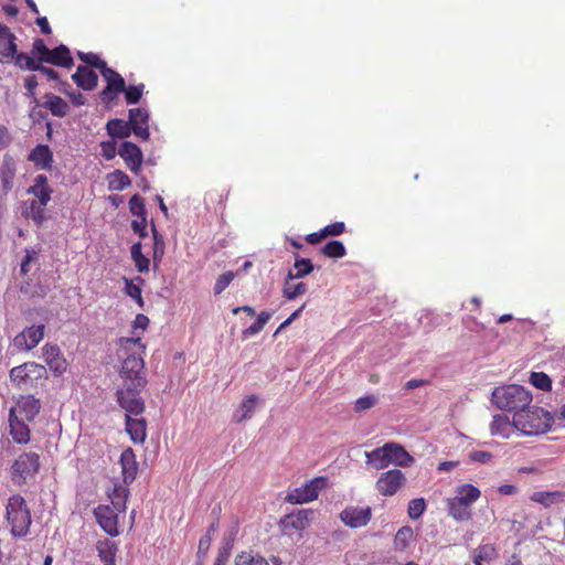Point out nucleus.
Returning a JSON list of instances; mask_svg holds the SVG:
<instances>
[{"label":"nucleus","mask_w":565,"mask_h":565,"mask_svg":"<svg viewBox=\"0 0 565 565\" xmlns=\"http://www.w3.org/2000/svg\"><path fill=\"white\" fill-rule=\"evenodd\" d=\"M376 403L374 395L362 396L355 401V412H363L373 407Z\"/></svg>","instance_id":"59"},{"label":"nucleus","mask_w":565,"mask_h":565,"mask_svg":"<svg viewBox=\"0 0 565 565\" xmlns=\"http://www.w3.org/2000/svg\"><path fill=\"white\" fill-rule=\"evenodd\" d=\"M387 465L409 467L414 463V457L398 443L387 441L384 444Z\"/></svg>","instance_id":"19"},{"label":"nucleus","mask_w":565,"mask_h":565,"mask_svg":"<svg viewBox=\"0 0 565 565\" xmlns=\"http://www.w3.org/2000/svg\"><path fill=\"white\" fill-rule=\"evenodd\" d=\"M498 557V551L493 544H483L473 552V562L476 565H483V562H492Z\"/></svg>","instance_id":"36"},{"label":"nucleus","mask_w":565,"mask_h":565,"mask_svg":"<svg viewBox=\"0 0 565 565\" xmlns=\"http://www.w3.org/2000/svg\"><path fill=\"white\" fill-rule=\"evenodd\" d=\"M102 156L106 160H111L116 156V143L115 141H104L100 143Z\"/></svg>","instance_id":"60"},{"label":"nucleus","mask_w":565,"mask_h":565,"mask_svg":"<svg viewBox=\"0 0 565 565\" xmlns=\"http://www.w3.org/2000/svg\"><path fill=\"white\" fill-rule=\"evenodd\" d=\"M44 335V326L40 324L36 327H30L24 329L19 335H15L13 339V344L15 348L24 351H30L34 349Z\"/></svg>","instance_id":"17"},{"label":"nucleus","mask_w":565,"mask_h":565,"mask_svg":"<svg viewBox=\"0 0 565 565\" xmlns=\"http://www.w3.org/2000/svg\"><path fill=\"white\" fill-rule=\"evenodd\" d=\"M533 401L531 392L518 384L495 387L492 392V403L507 412H521Z\"/></svg>","instance_id":"4"},{"label":"nucleus","mask_w":565,"mask_h":565,"mask_svg":"<svg viewBox=\"0 0 565 565\" xmlns=\"http://www.w3.org/2000/svg\"><path fill=\"white\" fill-rule=\"evenodd\" d=\"M40 401L32 395H22L18 399V404L11 407L9 414L18 416L22 419L32 420L40 412Z\"/></svg>","instance_id":"14"},{"label":"nucleus","mask_w":565,"mask_h":565,"mask_svg":"<svg viewBox=\"0 0 565 565\" xmlns=\"http://www.w3.org/2000/svg\"><path fill=\"white\" fill-rule=\"evenodd\" d=\"M129 124L136 137L143 141L149 140V113L145 108L129 109Z\"/></svg>","instance_id":"13"},{"label":"nucleus","mask_w":565,"mask_h":565,"mask_svg":"<svg viewBox=\"0 0 565 565\" xmlns=\"http://www.w3.org/2000/svg\"><path fill=\"white\" fill-rule=\"evenodd\" d=\"M145 84H138V85H130L129 87H126L125 98L128 104H137L141 99L145 90Z\"/></svg>","instance_id":"52"},{"label":"nucleus","mask_w":565,"mask_h":565,"mask_svg":"<svg viewBox=\"0 0 565 565\" xmlns=\"http://www.w3.org/2000/svg\"><path fill=\"white\" fill-rule=\"evenodd\" d=\"M51 49H49L42 39H35L32 43L31 54L40 64L45 63Z\"/></svg>","instance_id":"49"},{"label":"nucleus","mask_w":565,"mask_h":565,"mask_svg":"<svg viewBox=\"0 0 565 565\" xmlns=\"http://www.w3.org/2000/svg\"><path fill=\"white\" fill-rule=\"evenodd\" d=\"M481 498V491L472 483H461L456 489V495L447 500V512L457 522L472 519L471 505Z\"/></svg>","instance_id":"3"},{"label":"nucleus","mask_w":565,"mask_h":565,"mask_svg":"<svg viewBox=\"0 0 565 565\" xmlns=\"http://www.w3.org/2000/svg\"><path fill=\"white\" fill-rule=\"evenodd\" d=\"M23 204L24 209L22 211V215L32 220L35 225L41 226L45 220L44 212L46 205H40L35 200L26 201Z\"/></svg>","instance_id":"33"},{"label":"nucleus","mask_w":565,"mask_h":565,"mask_svg":"<svg viewBox=\"0 0 565 565\" xmlns=\"http://www.w3.org/2000/svg\"><path fill=\"white\" fill-rule=\"evenodd\" d=\"M43 106L51 111L52 115L63 118L68 111L67 103L60 96L46 94Z\"/></svg>","instance_id":"34"},{"label":"nucleus","mask_w":565,"mask_h":565,"mask_svg":"<svg viewBox=\"0 0 565 565\" xmlns=\"http://www.w3.org/2000/svg\"><path fill=\"white\" fill-rule=\"evenodd\" d=\"M72 79L78 87L85 90H92L98 84V75L85 65L77 66L76 72L72 74Z\"/></svg>","instance_id":"25"},{"label":"nucleus","mask_w":565,"mask_h":565,"mask_svg":"<svg viewBox=\"0 0 565 565\" xmlns=\"http://www.w3.org/2000/svg\"><path fill=\"white\" fill-rule=\"evenodd\" d=\"M470 458L473 461L487 463L492 459V454L486 450H475L470 454Z\"/></svg>","instance_id":"64"},{"label":"nucleus","mask_w":565,"mask_h":565,"mask_svg":"<svg viewBox=\"0 0 565 565\" xmlns=\"http://www.w3.org/2000/svg\"><path fill=\"white\" fill-rule=\"evenodd\" d=\"M412 539H413V530L409 526L401 527L394 536L395 550H398V551L405 550L408 546Z\"/></svg>","instance_id":"44"},{"label":"nucleus","mask_w":565,"mask_h":565,"mask_svg":"<svg viewBox=\"0 0 565 565\" xmlns=\"http://www.w3.org/2000/svg\"><path fill=\"white\" fill-rule=\"evenodd\" d=\"M17 179V159L10 154L2 156L0 162V193L7 195L14 189V180Z\"/></svg>","instance_id":"12"},{"label":"nucleus","mask_w":565,"mask_h":565,"mask_svg":"<svg viewBox=\"0 0 565 565\" xmlns=\"http://www.w3.org/2000/svg\"><path fill=\"white\" fill-rule=\"evenodd\" d=\"M294 267L295 271L288 273L290 279L301 278L313 270V264L309 258H296Z\"/></svg>","instance_id":"42"},{"label":"nucleus","mask_w":565,"mask_h":565,"mask_svg":"<svg viewBox=\"0 0 565 565\" xmlns=\"http://www.w3.org/2000/svg\"><path fill=\"white\" fill-rule=\"evenodd\" d=\"M145 387L125 383V387L117 391V401L127 414L138 416L145 412V401L140 396Z\"/></svg>","instance_id":"9"},{"label":"nucleus","mask_w":565,"mask_h":565,"mask_svg":"<svg viewBox=\"0 0 565 565\" xmlns=\"http://www.w3.org/2000/svg\"><path fill=\"white\" fill-rule=\"evenodd\" d=\"M308 514L305 511L289 514L281 521V525L286 532L291 530L302 532L308 526Z\"/></svg>","instance_id":"32"},{"label":"nucleus","mask_w":565,"mask_h":565,"mask_svg":"<svg viewBox=\"0 0 565 565\" xmlns=\"http://www.w3.org/2000/svg\"><path fill=\"white\" fill-rule=\"evenodd\" d=\"M108 184L113 191H122L131 184V180L125 172L116 170L108 177Z\"/></svg>","instance_id":"41"},{"label":"nucleus","mask_w":565,"mask_h":565,"mask_svg":"<svg viewBox=\"0 0 565 565\" xmlns=\"http://www.w3.org/2000/svg\"><path fill=\"white\" fill-rule=\"evenodd\" d=\"M530 500L534 503L542 504L544 508H551L553 505L565 503V492L553 491V492H534Z\"/></svg>","instance_id":"30"},{"label":"nucleus","mask_w":565,"mask_h":565,"mask_svg":"<svg viewBox=\"0 0 565 565\" xmlns=\"http://www.w3.org/2000/svg\"><path fill=\"white\" fill-rule=\"evenodd\" d=\"M322 253L330 258H341L347 255V247L341 241H331L324 245Z\"/></svg>","instance_id":"45"},{"label":"nucleus","mask_w":565,"mask_h":565,"mask_svg":"<svg viewBox=\"0 0 565 565\" xmlns=\"http://www.w3.org/2000/svg\"><path fill=\"white\" fill-rule=\"evenodd\" d=\"M96 550L98 552V557L104 563V565H116V554L118 552V546L115 542L108 539L99 540L96 543Z\"/></svg>","instance_id":"29"},{"label":"nucleus","mask_w":565,"mask_h":565,"mask_svg":"<svg viewBox=\"0 0 565 565\" xmlns=\"http://www.w3.org/2000/svg\"><path fill=\"white\" fill-rule=\"evenodd\" d=\"M406 477L402 470L393 468L381 472L375 480V489L382 497H393L405 484Z\"/></svg>","instance_id":"10"},{"label":"nucleus","mask_w":565,"mask_h":565,"mask_svg":"<svg viewBox=\"0 0 565 565\" xmlns=\"http://www.w3.org/2000/svg\"><path fill=\"white\" fill-rule=\"evenodd\" d=\"M425 510L426 503L424 499H413L409 501L407 508L408 518L412 520H417L424 514Z\"/></svg>","instance_id":"51"},{"label":"nucleus","mask_w":565,"mask_h":565,"mask_svg":"<svg viewBox=\"0 0 565 565\" xmlns=\"http://www.w3.org/2000/svg\"><path fill=\"white\" fill-rule=\"evenodd\" d=\"M235 274L231 270L221 274L213 287L214 295H221L234 279Z\"/></svg>","instance_id":"56"},{"label":"nucleus","mask_w":565,"mask_h":565,"mask_svg":"<svg viewBox=\"0 0 565 565\" xmlns=\"http://www.w3.org/2000/svg\"><path fill=\"white\" fill-rule=\"evenodd\" d=\"M17 53V35L0 23V63L10 64Z\"/></svg>","instance_id":"15"},{"label":"nucleus","mask_w":565,"mask_h":565,"mask_svg":"<svg viewBox=\"0 0 565 565\" xmlns=\"http://www.w3.org/2000/svg\"><path fill=\"white\" fill-rule=\"evenodd\" d=\"M120 93L122 92L116 89H108V86H105V88L99 93V97L103 103L110 104L118 97Z\"/></svg>","instance_id":"63"},{"label":"nucleus","mask_w":565,"mask_h":565,"mask_svg":"<svg viewBox=\"0 0 565 565\" xmlns=\"http://www.w3.org/2000/svg\"><path fill=\"white\" fill-rule=\"evenodd\" d=\"M106 130L114 139L128 138L131 131H134L129 121H125V119H109L106 124Z\"/></svg>","instance_id":"31"},{"label":"nucleus","mask_w":565,"mask_h":565,"mask_svg":"<svg viewBox=\"0 0 565 565\" xmlns=\"http://www.w3.org/2000/svg\"><path fill=\"white\" fill-rule=\"evenodd\" d=\"M530 383L541 391H550L552 387V381L544 372H532Z\"/></svg>","instance_id":"50"},{"label":"nucleus","mask_w":565,"mask_h":565,"mask_svg":"<svg viewBox=\"0 0 565 565\" xmlns=\"http://www.w3.org/2000/svg\"><path fill=\"white\" fill-rule=\"evenodd\" d=\"M153 233V262L157 264L162 260L166 252V242L163 236L158 232L156 226L152 227Z\"/></svg>","instance_id":"47"},{"label":"nucleus","mask_w":565,"mask_h":565,"mask_svg":"<svg viewBox=\"0 0 565 565\" xmlns=\"http://www.w3.org/2000/svg\"><path fill=\"white\" fill-rule=\"evenodd\" d=\"M307 290L308 286L306 282H294V279H290L289 275L287 276L282 288V294L286 299H296V297H301V295Z\"/></svg>","instance_id":"38"},{"label":"nucleus","mask_w":565,"mask_h":565,"mask_svg":"<svg viewBox=\"0 0 565 565\" xmlns=\"http://www.w3.org/2000/svg\"><path fill=\"white\" fill-rule=\"evenodd\" d=\"M114 492L116 493V499H113L110 504H100L93 512L96 523L110 537H116L120 534L119 514L126 512L127 498L126 489H115Z\"/></svg>","instance_id":"2"},{"label":"nucleus","mask_w":565,"mask_h":565,"mask_svg":"<svg viewBox=\"0 0 565 565\" xmlns=\"http://www.w3.org/2000/svg\"><path fill=\"white\" fill-rule=\"evenodd\" d=\"M120 465L124 482L130 484L138 473V461L132 448H126L120 455Z\"/></svg>","instance_id":"21"},{"label":"nucleus","mask_w":565,"mask_h":565,"mask_svg":"<svg viewBox=\"0 0 565 565\" xmlns=\"http://www.w3.org/2000/svg\"><path fill=\"white\" fill-rule=\"evenodd\" d=\"M118 154L125 161L127 168L138 173L143 162V154L141 149L132 142H124L119 148Z\"/></svg>","instance_id":"20"},{"label":"nucleus","mask_w":565,"mask_h":565,"mask_svg":"<svg viewBox=\"0 0 565 565\" xmlns=\"http://www.w3.org/2000/svg\"><path fill=\"white\" fill-rule=\"evenodd\" d=\"M70 87L71 85L67 82H61L60 89L70 97L71 102L76 106L84 105L86 100L85 96L78 90L70 92Z\"/></svg>","instance_id":"57"},{"label":"nucleus","mask_w":565,"mask_h":565,"mask_svg":"<svg viewBox=\"0 0 565 565\" xmlns=\"http://www.w3.org/2000/svg\"><path fill=\"white\" fill-rule=\"evenodd\" d=\"M28 160L41 170H51L53 164V153L49 146L38 145L30 151Z\"/></svg>","instance_id":"23"},{"label":"nucleus","mask_w":565,"mask_h":565,"mask_svg":"<svg viewBox=\"0 0 565 565\" xmlns=\"http://www.w3.org/2000/svg\"><path fill=\"white\" fill-rule=\"evenodd\" d=\"M7 524L13 537H24L31 525V514L25 500L19 495H11L7 501Z\"/></svg>","instance_id":"6"},{"label":"nucleus","mask_w":565,"mask_h":565,"mask_svg":"<svg viewBox=\"0 0 565 565\" xmlns=\"http://www.w3.org/2000/svg\"><path fill=\"white\" fill-rule=\"evenodd\" d=\"M326 237L328 236H339L347 231V225L344 222H334L322 228Z\"/></svg>","instance_id":"58"},{"label":"nucleus","mask_w":565,"mask_h":565,"mask_svg":"<svg viewBox=\"0 0 565 565\" xmlns=\"http://www.w3.org/2000/svg\"><path fill=\"white\" fill-rule=\"evenodd\" d=\"M257 396L252 394L247 396L241 404L239 409L234 414V419L237 423H241L250 417L253 412L255 411V405L257 402Z\"/></svg>","instance_id":"40"},{"label":"nucleus","mask_w":565,"mask_h":565,"mask_svg":"<svg viewBox=\"0 0 565 565\" xmlns=\"http://www.w3.org/2000/svg\"><path fill=\"white\" fill-rule=\"evenodd\" d=\"M45 377V367L35 362H25L9 372V380H11L19 390H28L34 382Z\"/></svg>","instance_id":"8"},{"label":"nucleus","mask_w":565,"mask_h":565,"mask_svg":"<svg viewBox=\"0 0 565 565\" xmlns=\"http://www.w3.org/2000/svg\"><path fill=\"white\" fill-rule=\"evenodd\" d=\"M78 57L86 64L99 70L102 73L103 70H105L108 65L107 63L99 57V55L89 52V53H82L78 52Z\"/></svg>","instance_id":"53"},{"label":"nucleus","mask_w":565,"mask_h":565,"mask_svg":"<svg viewBox=\"0 0 565 565\" xmlns=\"http://www.w3.org/2000/svg\"><path fill=\"white\" fill-rule=\"evenodd\" d=\"M146 345L140 337L121 338L119 340V356L122 359L120 377L125 383L137 386H146L148 381L145 375Z\"/></svg>","instance_id":"1"},{"label":"nucleus","mask_w":565,"mask_h":565,"mask_svg":"<svg viewBox=\"0 0 565 565\" xmlns=\"http://www.w3.org/2000/svg\"><path fill=\"white\" fill-rule=\"evenodd\" d=\"M131 258L140 273H148L150 259L142 253L141 242H137L131 246Z\"/></svg>","instance_id":"39"},{"label":"nucleus","mask_w":565,"mask_h":565,"mask_svg":"<svg viewBox=\"0 0 565 565\" xmlns=\"http://www.w3.org/2000/svg\"><path fill=\"white\" fill-rule=\"evenodd\" d=\"M131 227L135 233H138L140 237H146L147 233V217H139V220H134L131 222Z\"/></svg>","instance_id":"62"},{"label":"nucleus","mask_w":565,"mask_h":565,"mask_svg":"<svg viewBox=\"0 0 565 565\" xmlns=\"http://www.w3.org/2000/svg\"><path fill=\"white\" fill-rule=\"evenodd\" d=\"M100 74L106 81L108 89L126 90L125 78L114 68L107 66Z\"/></svg>","instance_id":"37"},{"label":"nucleus","mask_w":565,"mask_h":565,"mask_svg":"<svg viewBox=\"0 0 565 565\" xmlns=\"http://www.w3.org/2000/svg\"><path fill=\"white\" fill-rule=\"evenodd\" d=\"M45 63L70 68L73 66L74 61L68 47L64 44H60L50 51L49 56L45 58Z\"/></svg>","instance_id":"28"},{"label":"nucleus","mask_w":565,"mask_h":565,"mask_svg":"<svg viewBox=\"0 0 565 565\" xmlns=\"http://www.w3.org/2000/svg\"><path fill=\"white\" fill-rule=\"evenodd\" d=\"M270 318L271 315L269 312H260L256 321L243 331V337L248 338L258 334L270 320Z\"/></svg>","instance_id":"43"},{"label":"nucleus","mask_w":565,"mask_h":565,"mask_svg":"<svg viewBox=\"0 0 565 565\" xmlns=\"http://www.w3.org/2000/svg\"><path fill=\"white\" fill-rule=\"evenodd\" d=\"M126 281V292L132 297L140 308H143L145 302L142 298V290L139 284H135L134 280L125 278Z\"/></svg>","instance_id":"54"},{"label":"nucleus","mask_w":565,"mask_h":565,"mask_svg":"<svg viewBox=\"0 0 565 565\" xmlns=\"http://www.w3.org/2000/svg\"><path fill=\"white\" fill-rule=\"evenodd\" d=\"M150 323V320L145 315H138L132 323L134 334L136 337H139L137 331L141 330L142 332L147 330L148 326Z\"/></svg>","instance_id":"61"},{"label":"nucleus","mask_w":565,"mask_h":565,"mask_svg":"<svg viewBox=\"0 0 565 565\" xmlns=\"http://www.w3.org/2000/svg\"><path fill=\"white\" fill-rule=\"evenodd\" d=\"M40 468V456L34 451H23L11 463V480L13 484H25L28 478H33Z\"/></svg>","instance_id":"7"},{"label":"nucleus","mask_w":565,"mask_h":565,"mask_svg":"<svg viewBox=\"0 0 565 565\" xmlns=\"http://www.w3.org/2000/svg\"><path fill=\"white\" fill-rule=\"evenodd\" d=\"M235 565H269L263 556H254L248 552H242L235 557Z\"/></svg>","instance_id":"48"},{"label":"nucleus","mask_w":565,"mask_h":565,"mask_svg":"<svg viewBox=\"0 0 565 565\" xmlns=\"http://www.w3.org/2000/svg\"><path fill=\"white\" fill-rule=\"evenodd\" d=\"M490 428L492 435L509 438L515 431V429H518L515 424V415L513 416V420H511L510 417L505 414L494 415Z\"/></svg>","instance_id":"24"},{"label":"nucleus","mask_w":565,"mask_h":565,"mask_svg":"<svg viewBox=\"0 0 565 565\" xmlns=\"http://www.w3.org/2000/svg\"><path fill=\"white\" fill-rule=\"evenodd\" d=\"M364 455H366V463L372 466L376 471H380V469H384L388 466L384 444L364 452Z\"/></svg>","instance_id":"35"},{"label":"nucleus","mask_w":565,"mask_h":565,"mask_svg":"<svg viewBox=\"0 0 565 565\" xmlns=\"http://www.w3.org/2000/svg\"><path fill=\"white\" fill-rule=\"evenodd\" d=\"M52 192L53 190L47 183V178L43 174L36 175L33 180V185L26 190V193L32 194L40 205H47Z\"/></svg>","instance_id":"22"},{"label":"nucleus","mask_w":565,"mask_h":565,"mask_svg":"<svg viewBox=\"0 0 565 565\" xmlns=\"http://www.w3.org/2000/svg\"><path fill=\"white\" fill-rule=\"evenodd\" d=\"M129 210L131 214L138 217H146V205L143 198L139 194L131 196L129 201Z\"/></svg>","instance_id":"55"},{"label":"nucleus","mask_w":565,"mask_h":565,"mask_svg":"<svg viewBox=\"0 0 565 565\" xmlns=\"http://www.w3.org/2000/svg\"><path fill=\"white\" fill-rule=\"evenodd\" d=\"M126 430L135 444H142L147 438V422L126 414Z\"/></svg>","instance_id":"27"},{"label":"nucleus","mask_w":565,"mask_h":565,"mask_svg":"<svg viewBox=\"0 0 565 565\" xmlns=\"http://www.w3.org/2000/svg\"><path fill=\"white\" fill-rule=\"evenodd\" d=\"M42 358L56 376L62 375L67 369V362L57 345L45 344L42 348Z\"/></svg>","instance_id":"18"},{"label":"nucleus","mask_w":565,"mask_h":565,"mask_svg":"<svg viewBox=\"0 0 565 565\" xmlns=\"http://www.w3.org/2000/svg\"><path fill=\"white\" fill-rule=\"evenodd\" d=\"M371 509L349 507L340 514L341 521L351 529L364 527L371 520Z\"/></svg>","instance_id":"16"},{"label":"nucleus","mask_w":565,"mask_h":565,"mask_svg":"<svg viewBox=\"0 0 565 565\" xmlns=\"http://www.w3.org/2000/svg\"><path fill=\"white\" fill-rule=\"evenodd\" d=\"M25 422L28 420L9 414V434L18 444H26L30 440V428Z\"/></svg>","instance_id":"26"},{"label":"nucleus","mask_w":565,"mask_h":565,"mask_svg":"<svg viewBox=\"0 0 565 565\" xmlns=\"http://www.w3.org/2000/svg\"><path fill=\"white\" fill-rule=\"evenodd\" d=\"M13 62L19 68L28 71H36L40 64L33 56H30L23 52L18 53L17 51Z\"/></svg>","instance_id":"46"},{"label":"nucleus","mask_w":565,"mask_h":565,"mask_svg":"<svg viewBox=\"0 0 565 565\" xmlns=\"http://www.w3.org/2000/svg\"><path fill=\"white\" fill-rule=\"evenodd\" d=\"M324 481L322 477L311 479L300 488L294 490L287 495V501L292 504L309 503L318 499L319 491L323 487Z\"/></svg>","instance_id":"11"},{"label":"nucleus","mask_w":565,"mask_h":565,"mask_svg":"<svg viewBox=\"0 0 565 565\" xmlns=\"http://www.w3.org/2000/svg\"><path fill=\"white\" fill-rule=\"evenodd\" d=\"M552 417L542 407L529 405L515 414L516 428L524 435H540L548 430Z\"/></svg>","instance_id":"5"}]
</instances>
